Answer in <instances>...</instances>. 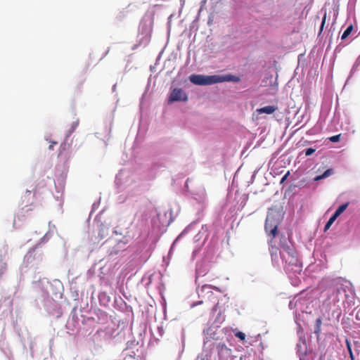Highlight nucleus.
<instances>
[{"instance_id": "nucleus-14", "label": "nucleus", "mask_w": 360, "mask_h": 360, "mask_svg": "<svg viewBox=\"0 0 360 360\" xmlns=\"http://www.w3.org/2000/svg\"><path fill=\"white\" fill-rule=\"evenodd\" d=\"M347 350L349 352V357H350L351 360H354V357L353 352H352V350L351 348V345L348 341H347Z\"/></svg>"}, {"instance_id": "nucleus-2", "label": "nucleus", "mask_w": 360, "mask_h": 360, "mask_svg": "<svg viewBox=\"0 0 360 360\" xmlns=\"http://www.w3.org/2000/svg\"><path fill=\"white\" fill-rule=\"evenodd\" d=\"M190 81L196 85H210L224 81L229 82H238L239 78L231 75H227L226 76L219 75H192L189 77Z\"/></svg>"}, {"instance_id": "nucleus-10", "label": "nucleus", "mask_w": 360, "mask_h": 360, "mask_svg": "<svg viewBox=\"0 0 360 360\" xmlns=\"http://www.w3.org/2000/svg\"><path fill=\"white\" fill-rule=\"evenodd\" d=\"M322 324V320L321 318H319L316 320L315 328H314V333L317 335H319L321 333V327Z\"/></svg>"}, {"instance_id": "nucleus-13", "label": "nucleus", "mask_w": 360, "mask_h": 360, "mask_svg": "<svg viewBox=\"0 0 360 360\" xmlns=\"http://www.w3.org/2000/svg\"><path fill=\"white\" fill-rule=\"evenodd\" d=\"M340 136H341V134H338V135H335V136H330L328 138V139L331 141V142H338L340 141Z\"/></svg>"}, {"instance_id": "nucleus-4", "label": "nucleus", "mask_w": 360, "mask_h": 360, "mask_svg": "<svg viewBox=\"0 0 360 360\" xmlns=\"http://www.w3.org/2000/svg\"><path fill=\"white\" fill-rule=\"evenodd\" d=\"M188 96L183 89L180 88H175L172 90L169 97V103H173L175 101H186Z\"/></svg>"}, {"instance_id": "nucleus-5", "label": "nucleus", "mask_w": 360, "mask_h": 360, "mask_svg": "<svg viewBox=\"0 0 360 360\" xmlns=\"http://www.w3.org/2000/svg\"><path fill=\"white\" fill-rule=\"evenodd\" d=\"M274 238H271L268 242L269 246V250L273 262L277 259L278 253V252H280L278 248L274 245Z\"/></svg>"}, {"instance_id": "nucleus-7", "label": "nucleus", "mask_w": 360, "mask_h": 360, "mask_svg": "<svg viewBox=\"0 0 360 360\" xmlns=\"http://www.w3.org/2000/svg\"><path fill=\"white\" fill-rule=\"evenodd\" d=\"M349 202H346L345 204L341 205L335 212V213L333 214L336 218H338L348 207Z\"/></svg>"}, {"instance_id": "nucleus-15", "label": "nucleus", "mask_w": 360, "mask_h": 360, "mask_svg": "<svg viewBox=\"0 0 360 360\" xmlns=\"http://www.w3.org/2000/svg\"><path fill=\"white\" fill-rule=\"evenodd\" d=\"M235 336L239 338L240 340H245V334L240 331L236 333Z\"/></svg>"}, {"instance_id": "nucleus-16", "label": "nucleus", "mask_w": 360, "mask_h": 360, "mask_svg": "<svg viewBox=\"0 0 360 360\" xmlns=\"http://www.w3.org/2000/svg\"><path fill=\"white\" fill-rule=\"evenodd\" d=\"M314 152H315V149H314L312 148H309L306 149L305 155H306V156H309V155H312Z\"/></svg>"}, {"instance_id": "nucleus-8", "label": "nucleus", "mask_w": 360, "mask_h": 360, "mask_svg": "<svg viewBox=\"0 0 360 360\" xmlns=\"http://www.w3.org/2000/svg\"><path fill=\"white\" fill-rule=\"evenodd\" d=\"M354 30V27L352 25H349L347 29L344 31L341 36V39L345 40L346 39L352 32Z\"/></svg>"}, {"instance_id": "nucleus-3", "label": "nucleus", "mask_w": 360, "mask_h": 360, "mask_svg": "<svg viewBox=\"0 0 360 360\" xmlns=\"http://www.w3.org/2000/svg\"><path fill=\"white\" fill-rule=\"evenodd\" d=\"M278 222L272 214H268L265 221V231L275 238L278 231Z\"/></svg>"}, {"instance_id": "nucleus-6", "label": "nucleus", "mask_w": 360, "mask_h": 360, "mask_svg": "<svg viewBox=\"0 0 360 360\" xmlns=\"http://www.w3.org/2000/svg\"><path fill=\"white\" fill-rule=\"evenodd\" d=\"M277 109H278V108L276 106L267 105V106L257 109L256 112L258 114L265 113V114L271 115V114H273L274 112H275L277 110Z\"/></svg>"}, {"instance_id": "nucleus-12", "label": "nucleus", "mask_w": 360, "mask_h": 360, "mask_svg": "<svg viewBox=\"0 0 360 360\" xmlns=\"http://www.w3.org/2000/svg\"><path fill=\"white\" fill-rule=\"evenodd\" d=\"M326 12H325L323 16V18H322V21H321V26H320V30H319V35H321L323 30V27H324V25L326 24Z\"/></svg>"}, {"instance_id": "nucleus-1", "label": "nucleus", "mask_w": 360, "mask_h": 360, "mask_svg": "<svg viewBox=\"0 0 360 360\" xmlns=\"http://www.w3.org/2000/svg\"><path fill=\"white\" fill-rule=\"evenodd\" d=\"M280 246L281 248L280 255L285 264L300 269V262L298 259L297 251L292 244H289L287 242V239L284 236H282L281 238Z\"/></svg>"}, {"instance_id": "nucleus-9", "label": "nucleus", "mask_w": 360, "mask_h": 360, "mask_svg": "<svg viewBox=\"0 0 360 360\" xmlns=\"http://www.w3.org/2000/svg\"><path fill=\"white\" fill-rule=\"evenodd\" d=\"M332 173H333L332 169H328L326 170L321 175L316 176L314 178V181H319V180L323 179L324 178H326V177L329 176L330 174H332Z\"/></svg>"}, {"instance_id": "nucleus-11", "label": "nucleus", "mask_w": 360, "mask_h": 360, "mask_svg": "<svg viewBox=\"0 0 360 360\" xmlns=\"http://www.w3.org/2000/svg\"><path fill=\"white\" fill-rule=\"evenodd\" d=\"M336 219L337 218L334 215H332V217L329 219V220L325 225L324 231H326L330 229V226L333 224Z\"/></svg>"}, {"instance_id": "nucleus-17", "label": "nucleus", "mask_w": 360, "mask_h": 360, "mask_svg": "<svg viewBox=\"0 0 360 360\" xmlns=\"http://www.w3.org/2000/svg\"><path fill=\"white\" fill-rule=\"evenodd\" d=\"M289 175H290V172L288 171V172H287V173H286V174H285L282 177L281 181V183L284 182V181L287 179V178H288V176Z\"/></svg>"}]
</instances>
